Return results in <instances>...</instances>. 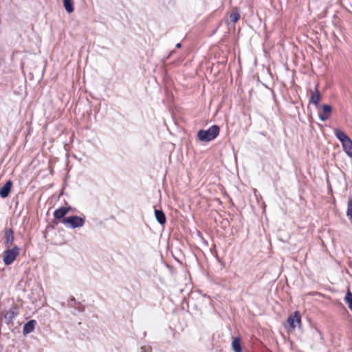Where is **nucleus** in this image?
I'll list each match as a JSON object with an SVG mask.
<instances>
[{"label":"nucleus","instance_id":"nucleus-25","mask_svg":"<svg viewBox=\"0 0 352 352\" xmlns=\"http://www.w3.org/2000/svg\"><path fill=\"white\" fill-rule=\"evenodd\" d=\"M146 332H144V336H146Z\"/></svg>","mask_w":352,"mask_h":352},{"label":"nucleus","instance_id":"nucleus-5","mask_svg":"<svg viewBox=\"0 0 352 352\" xmlns=\"http://www.w3.org/2000/svg\"><path fill=\"white\" fill-rule=\"evenodd\" d=\"M19 314L18 308L16 306H13L10 310L3 312V318L6 320V324H9L14 318Z\"/></svg>","mask_w":352,"mask_h":352},{"label":"nucleus","instance_id":"nucleus-6","mask_svg":"<svg viewBox=\"0 0 352 352\" xmlns=\"http://www.w3.org/2000/svg\"><path fill=\"white\" fill-rule=\"evenodd\" d=\"M4 232H5V242H4L5 245L7 248H10L12 245L14 240V230L12 228H6L4 230Z\"/></svg>","mask_w":352,"mask_h":352},{"label":"nucleus","instance_id":"nucleus-8","mask_svg":"<svg viewBox=\"0 0 352 352\" xmlns=\"http://www.w3.org/2000/svg\"><path fill=\"white\" fill-rule=\"evenodd\" d=\"M322 112L320 113L318 116L321 121H325L330 117L332 111V107L329 104H322Z\"/></svg>","mask_w":352,"mask_h":352},{"label":"nucleus","instance_id":"nucleus-3","mask_svg":"<svg viewBox=\"0 0 352 352\" xmlns=\"http://www.w3.org/2000/svg\"><path fill=\"white\" fill-rule=\"evenodd\" d=\"M20 249L18 246L14 245L11 249H8L4 252L3 261L6 265L12 264L16 256L19 254Z\"/></svg>","mask_w":352,"mask_h":352},{"label":"nucleus","instance_id":"nucleus-9","mask_svg":"<svg viewBox=\"0 0 352 352\" xmlns=\"http://www.w3.org/2000/svg\"><path fill=\"white\" fill-rule=\"evenodd\" d=\"M71 210V207H60L59 208H57L54 212V217L55 219H64V217L69 212V211Z\"/></svg>","mask_w":352,"mask_h":352},{"label":"nucleus","instance_id":"nucleus-21","mask_svg":"<svg viewBox=\"0 0 352 352\" xmlns=\"http://www.w3.org/2000/svg\"><path fill=\"white\" fill-rule=\"evenodd\" d=\"M346 215L349 218L352 223V210L349 209L346 211Z\"/></svg>","mask_w":352,"mask_h":352},{"label":"nucleus","instance_id":"nucleus-4","mask_svg":"<svg viewBox=\"0 0 352 352\" xmlns=\"http://www.w3.org/2000/svg\"><path fill=\"white\" fill-rule=\"evenodd\" d=\"M287 322L292 330L296 328V325L300 327L301 324V317L299 312L295 311L293 314L290 315L288 317Z\"/></svg>","mask_w":352,"mask_h":352},{"label":"nucleus","instance_id":"nucleus-22","mask_svg":"<svg viewBox=\"0 0 352 352\" xmlns=\"http://www.w3.org/2000/svg\"><path fill=\"white\" fill-rule=\"evenodd\" d=\"M352 210V197H350L348 201L347 210Z\"/></svg>","mask_w":352,"mask_h":352},{"label":"nucleus","instance_id":"nucleus-19","mask_svg":"<svg viewBox=\"0 0 352 352\" xmlns=\"http://www.w3.org/2000/svg\"><path fill=\"white\" fill-rule=\"evenodd\" d=\"M239 17L240 15L238 12H232L230 15V19L234 23L238 21Z\"/></svg>","mask_w":352,"mask_h":352},{"label":"nucleus","instance_id":"nucleus-20","mask_svg":"<svg viewBox=\"0 0 352 352\" xmlns=\"http://www.w3.org/2000/svg\"><path fill=\"white\" fill-rule=\"evenodd\" d=\"M140 352H152L151 346H142L140 347Z\"/></svg>","mask_w":352,"mask_h":352},{"label":"nucleus","instance_id":"nucleus-11","mask_svg":"<svg viewBox=\"0 0 352 352\" xmlns=\"http://www.w3.org/2000/svg\"><path fill=\"white\" fill-rule=\"evenodd\" d=\"M36 321L34 320H30L27 322L23 328V333L24 335H28L32 332L35 328Z\"/></svg>","mask_w":352,"mask_h":352},{"label":"nucleus","instance_id":"nucleus-2","mask_svg":"<svg viewBox=\"0 0 352 352\" xmlns=\"http://www.w3.org/2000/svg\"><path fill=\"white\" fill-rule=\"evenodd\" d=\"M60 222L67 227L72 229L81 228L85 223L84 217L77 215H72L63 219Z\"/></svg>","mask_w":352,"mask_h":352},{"label":"nucleus","instance_id":"nucleus-18","mask_svg":"<svg viewBox=\"0 0 352 352\" xmlns=\"http://www.w3.org/2000/svg\"><path fill=\"white\" fill-rule=\"evenodd\" d=\"M69 304L71 306H74V305H77L78 306H76L75 309L79 312H82L84 311V307L82 306L80 303H76L75 298H72Z\"/></svg>","mask_w":352,"mask_h":352},{"label":"nucleus","instance_id":"nucleus-24","mask_svg":"<svg viewBox=\"0 0 352 352\" xmlns=\"http://www.w3.org/2000/svg\"><path fill=\"white\" fill-rule=\"evenodd\" d=\"M182 47V44L180 43H178L177 45H176V47L177 48H180Z\"/></svg>","mask_w":352,"mask_h":352},{"label":"nucleus","instance_id":"nucleus-23","mask_svg":"<svg viewBox=\"0 0 352 352\" xmlns=\"http://www.w3.org/2000/svg\"><path fill=\"white\" fill-rule=\"evenodd\" d=\"M59 219H54L53 221H52V223L54 225H58L59 221H58Z\"/></svg>","mask_w":352,"mask_h":352},{"label":"nucleus","instance_id":"nucleus-16","mask_svg":"<svg viewBox=\"0 0 352 352\" xmlns=\"http://www.w3.org/2000/svg\"><path fill=\"white\" fill-rule=\"evenodd\" d=\"M63 6L67 13L70 14L74 12L73 0H63Z\"/></svg>","mask_w":352,"mask_h":352},{"label":"nucleus","instance_id":"nucleus-17","mask_svg":"<svg viewBox=\"0 0 352 352\" xmlns=\"http://www.w3.org/2000/svg\"><path fill=\"white\" fill-rule=\"evenodd\" d=\"M344 300L348 304L349 308L352 311V293L349 290L346 292Z\"/></svg>","mask_w":352,"mask_h":352},{"label":"nucleus","instance_id":"nucleus-12","mask_svg":"<svg viewBox=\"0 0 352 352\" xmlns=\"http://www.w3.org/2000/svg\"><path fill=\"white\" fill-rule=\"evenodd\" d=\"M154 213L157 221L161 225H164L166 221L164 212L162 210L155 209Z\"/></svg>","mask_w":352,"mask_h":352},{"label":"nucleus","instance_id":"nucleus-14","mask_svg":"<svg viewBox=\"0 0 352 352\" xmlns=\"http://www.w3.org/2000/svg\"><path fill=\"white\" fill-rule=\"evenodd\" d=\"M343 150L348 156L352 158V140L349 139L346 142L342 144Z\"/></svg>","mask_w":352,"mask_h":352},{"label":"nucleus","instance_id":"nucleus-10","mask_svg":"<svg viewBox=\"0 0 352 352\" xmlns=\"http://www.w3.org/2000/svg\"><path fill=\"white\" fill-rule=\"evenodd\" d=\"M12 186V182L11 180H8L0 189V196L2 198H6L11 190Z\"/></svg>","mask_w":352,"mask_h":352},{"label":"nucleus","instance_id":"nucleus-1","mask_svg":"<svg viewBox=\"0 0 352 352\" xmlns=\"http://www.w3.org/2000/svg\"><path fill=\"white\" fill-rule=\"evenodd\" d=\"M220 128L217 125H212L207 130L201 129L197 133L199 140L210 142L215 139L219 134Z\"/></svg>","mask_w":352,"mask_h":352},{"label":"nucleus","instance_id":"nucleus-15","mask_svg":"<svg viewBox=\"0 0 352 352\" xmlns=\"http://www.w3.org/2000/svg\"><path fill=\"white\" fill-rule=\"evenodd\" d=\"M232 348L234 352H242L241 340L239 338H234L232 342Z\"/></svg>","mask_w":352,"mask_h":352},{"label":"nucleus","instance_id":"nucleus-13","mask_svg":"<svg viewBox=\"0 0 352 352\" xmlns=\"http://www.w3.org/2000/svg\"><path fill=\"white\" fill-rule=\"evenodd\" d=\"M334 134L342 144L351 139L345 133L339 129L334 130Z\"/></svg>","mask_w":352,"mask_h":352},{"label":"nucleus","instance_id":"nucleus-7","mask_svg":"<svg viewBox=\"0 0 352 352\" xmlns=\"http://www.w3.org/2000/svg\"><path fill=\"white\" fill-rule=\"evenodd\" d=\"M320 99L321 94L316 86L314 91H311L309 103L318 107Z\"/></svg>","mask_w":352,"mask_h":352}]
</instances>
